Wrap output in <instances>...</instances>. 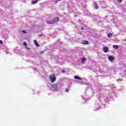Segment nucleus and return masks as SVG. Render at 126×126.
<instances>
[{
    "label": "nucleus",
    "instance_id": "nucleus-1",
    "mask_svg": "<svg viewBox=\"0 0 126 126\" xmlns=\"http://www.w3.org/2000/svg\"><path fill=\"white\" fill-rule=\"evenodd\" d=\"M99 101L100 104H101H101H103V105H106V104H107V102L109 101V97L105 96V95H102L100 97ZM97 104V103H95L94 104V107L95 108V109H94V111H97L99 110V108L101 107V104Z\"/></svg>",
    "mask_w": 126,
    "mask_h": 126
},
{
    "label": "nucleus",
    "instance_id": "nucleus-2",
    "mask_svg": "<svg viewBox=\"0 0 126 126\" xmlns=\"http://www.w3.org/2000/svg\"><path fill=\"white\" fill-rule=\"evenodd\" d=\"M49 79L50 81H51L52 83H54L55 81L56 80V76L54 74H52V75L49 76Z\"/></svg>",
    "mask_w": 126,
    "mask_h": 126
},
{
    "label": "nucleus",
    "instance_id": "nucleus-3",
    "mask_svg": "<svg viewBox=\"0 0 126 126\" xmlns=\"http://www.w3.org/2000/svg\"><path fill=\"white\" fill-rule=\"evenodd\" d=\"M52 88H53L54 91H59V87H58V84H53L52 86Z\"/></svg>",
    "mask_w": 126,
    "mask_h": 126
},
{
    "label": "nucleus",
    "instance_id": "nucleus-4",
    "mask_svg": "<svg viewBox=\"0 0 126 126\" xmlns=\"http://www.w3.org/2000/svg\"><path fill=\"white\" fill-rule=\"evenodd\" d=\"M52 21L53 22V24H55V23H57V22H59V21H60V18H59V17H55L53 19Z\"/></svg>",
    "mask_w": 126,
    "mask_h": 126
},
{
    "label": "nucleus",
    "instance_id": "nucleus-5",
    "mask_svg": "<svg viewBox=\"0 0 126 126\" xmlns=\"http://www.w3.org/2000/svg\"><path fill=\"white\" fill-rule=\"evenodd\" d=\"M94 6L95 9H99V6L97 4V2H94Z\"/></svg>",
    "mask_w": 126,
    "mask_h": 126
},
{
    "label": "nucleus",
    "instance_id": "nucleus-6",
    "mask_svg": "<svg viewBox=\"0 0 126 126\" xmlns=\"http://www.w3.org/2000/svg\"><path fill=\"white\" fill-rule=\"evenodd\" d=\"M103 51L104 53H108L109 51V48L107 47H104L103 48Z\"/></svg>",
    "mask_w": 126,
    "mask_h": 126
},
{
    "label": "nucleus",
    "instance_id": "nucleus-7",
    "mask_svg": "<svg viewBox=\"0 0 126 126\" xmlns=\"http://www.w3.org/2000/svg\"><path fill=\"white\" fill-rule=\"evenodd\" d=\"M108 59L109 61H110V62H113L114 60H115V58H114L113 56H110L108 57Z\"/></svg>",
    "mask_w": 126,
    "mask_h": 126
},
{
    "label": "nucleus",
    "instance_id": "nucleus-8",
    "mask_svg": "<svg viewBox=\"0 0 126 126\" xmlns=\"http://www.w3.org/2000/svg\"><path fill=\"white\" fill-rule=\"evenodd\" d=\"M74 78H75V79H78V80H82V78L78 76H74Z\"/></svg>",
    "mask_w": 126,
    "mask_h": 126
},
{
    "label": "nucleus",
    "instance_id": "nucleus-9",
    "mask_svg": "<svg viewBox=\"0 0 126 126\" xmlns=\"http://www.w3.org/2000/svg\"><path fill=\"white\" fill-rule=\"evenodd\" d=\"M34 43L35 44L36 47H40V45L39 44V43H38L37 40H34Z\"/></svg>",
    "mask_w": 126,
    "mask_h": 126
},
{
    "label": "nucleus",
    "instance_id": "nucleus-10",
    "mask_svg": "<svg viewBox=\"0 0 126 126\" xmlns=\"http://www.w3.org/2000/svg\"><path fill=\"white\" fill-rule=\"evenodd\" d=\"M83 44H84V45H88V44H89V41L87 40H84L83 41Z\"/></svg>",
    "mask_w": 126,
    "mask_h": 126
},
{
    "label": "nucleus",
    "instance_id": "nucleus-11",
    "mask_svg": "<svg viewBox=\"0 0 126 126\" xmlns=\"http://www.w3.org/2000/svg\"><path fill=\"white\" fill-rule=\"evenodd\" d=\"M46 23H48V24H54L53 20L47 21Z\"/></svg>",
    "mask_w": 126,
    "mask_h": 126
},
{
    "label": "nucleus",
    "instance_id": "nucleus-12",
    "mask_svg": "<svg viewBox=\"0 0 126 126\" xmlns=\"http://www.w3.org/2000/svg\"><path fill=\"white\" fill-rule=\"evenodd\" d=\"M81 61H82V63H84V62H85V61H86V58L83 57V58H81Z\"/></svg>",
    "mask_w": 126,
    "mask_h": 126
},
{
    "label": "nucleus",
    "instance_id": "nucleus-13",
    "mask_svg": "<svg viewBox=\"0 0 126 126\" xmlns=\"http://www.w3.org/2000/svg\"><path fill=\"white\" fill-rule=\"evenodd\" d=\"M108 37H109V38H112L113 37V34H112L111 33H109L107 34Z\"/></svg>",
    "mask_w": 126,
    "mask_h": 126
},
{
    "label": "nucleus",
    "instance_id": "nucleus-14",
    "mask_svg": "<svg viewBox=\"0 0 126 126\" xmlns=\"http://www.w3.org/2000/svg\"><path fill=\"white\" fill-rule=\"evenodd\" d=\"M38 2V1L37 0H34L32 2V4H35V3H37Z\"/></svg>",
    "mask_w": 126,
    "mask_h": 126
},
{
    "label": "nucleus",
    "instance_id": "nucleus-15",
    "mask_svg": "<svg viewBox=\"0 0 126 126\" xmlns=\"http://www.w3.org/2000/svg\"><path fill=\"white\" fill-rule=\"evenodd\" d=\"M113 48L114 49H119V46L117 45H113Z\"/></svg>",
    "mask_w": 126,
    "mask_h": 126
},
{
    "label": "nucleus",
    "instance_id": "nucleus-16",
    "mask_svg": "<svg viewBox=\"0 0 126 126\" xmlns=\"http://www.w3.org/2000/svg\"><path fill=\"white\" fill-rule=\"evenodd\" d=\"M23 45L24 46H27V43L26 42H24Z\"/></svg>",
    "mask_w": 126,
    "mask_h": 126
},
{
    "label": "nucleus",
    "instance_id": "nucleus-17",
    "mask_svg": "<svg viewBox=\"0 0 126 126\" xmlns=\"http://www.w3.org/2000/svg\"><path fill=\"white\" fill-rule=\"evenodd\" d=\"M117 1H118V2H120V3L123 2V0H117Z\"/></svg>",
    "mask_w": 126,
    "mask_h": 126
},
{
    "label": "nucleus",
    "instance_id": "nucleus-18",
    "mask_svg": "<svg viewBox=\"0 0 126 126\" xmlns=\"http://www.w3.org/2000/svg\"><path fill=\"white\" fill-rule=\"evenodd\" d=\"M80 28L81 29V30H84V28H83V27L80 26Z\"/></svg>",
    "mask_w": 126,
    "mask_h": 126
},
{
    "label": "nucleus",
    "instance_id": "nucleus-19",
    "mask_svg": "<svg viewBox=\"0 0 126 126\" xmlns=\"http://www.w3.org/2000/svg\"><path fill=\"white\" fill-rule=\"evenodd\" d=\"M25 49H26V50H30V48L27 46L25 47Z\"/></svg>",
    "mask_w": 126,
    "mask_h": 126
},
{
    "label": "nucleus",
    "instance_id": "nucleus-20",
    "mask_svg": "<svg viewBox=\"0 0 126 126\" xmlns=\"http://www.w3.org/2000/svg\"><path fill=\"white\" fill-rule=\"evenodd\" d=\"M69 90L68 89L66 88V89H65V92H68Z\"/></svg>",
    "mask_w": 126,
    "mask_h": 126
},
{
    "label": "nucleus",
    "instance_id": "nucleus-21",
    "mask_svg": "<svg viewBox=\"0 0 126 126\" xmlns=\"http://www.w3.org/2000/svg\"><path fill=\"white\" fill-rule=\"evenodd\" d=\"M22 33H26V31H22Z\"/></svg>",
    "mask_w": 126,
    "mask_h": 126
},
{
    "label": "nucleus",
    "instance_id": "nucleus-22",
    "mask_svg": "<svg viewBox=\"0 0 126 126\" xmlns=\"http://www.w3.org/2000/svg\"><path fill=\"white\" fill-rule=\"evenodd\" d=\"M112 88L115 89L116 88V86H114V85H112Z\"/></svg>",
    "mask_w": 126,
    "mask_h": 126
},
{
    "label": "nucleus",
    "instance_id": "nucleus-23",
    "mask_svg": "<svg viewBox=\"0 0 126 126\" xmlns=\"http://www.w3.org/2000/svg\"><path fill=\"white\" fill-rule=\"evenodd\" d=\"M62 72H65V70H62Z\"/></svg>",
    "mask_w": 126,
    "mask_h": 126
},
{
    "label": "nucleus",
    "instance_id": "nucleus-24",
    "mask_svg": "<svg viewBox=\"0 0 126 126\" xmlns=\"http://www.w3.org/2000/svg\"><path fill=\"white\" fill-rule=\"evenodd\" d=\"M83 100H84L85 101V102H86V99L85 98H84V97H83Z\"/></svg>",
    "mask_w": 126,
    "mask_h": 126
},
{
    "label": "nucleus",
    "instance_id": "nucleus-25",
    "mask_svg": "<svg viewBox=\"0 0 126 126\" xmlns=\"http://www.w3.org/2000/svg\"><path fill=\"white\" fill-rule=\"evenodd\" d=\"M0 44H2V41L0 40Z\"/></svg>",
    "mask_w": 126,
    "mask_h": 126
},
{
    "label": "nucleus",
    "instance_id": "nucleus-26",
    "mask_svg": "<svg viewBox=\"0 0 126 126\" xmlns=\"http://www.w3.org/2000/svg\"><path fill=\"white\" fill-rule=\"evenodd\" d=\"M38 36H39V37H42V34H39Z\"/></svg>",
    "mask_w": 126,
    "mask_h": 126
},
{
    "label": "nucleus",
    "instance_id": "nucleus-27",
    "mask_svg": "<svg viewBox=\"0 0 126 126\" xmlns=\"http://www.w3.org/2000/svg\"><path fill=\"white\" fill-rule=\"evenodd\" d=\"M77 83H81V82H80L79 81H77Z\"/></svg>",
    "mask_w": 126,
    "mask_h": 126
},
{
    "label": "nucleus",
    "instance_id": "nucleus-28",
    "mask_svg": "<svg viewBox=\"0 0 126 126\" xmlns=\"http://www.w3.org/2000/svg\"><path fill=\"white\" fill-rule=\"evenodd\" d=\"M44 53V52H41L40 53V54H43Z\"/></svg>",
    "mask_w": 126,
    "mask_h": 126
},
{
    "label": "nucleus",
    "instance_id": "nucleus-29",
    "mask_svg": "<svg viewBox=\"0 0 126 126\" xmlns=\"http://www.w3.org/2000/svg\"><path fill=\"white\" fill-rule=\"evenodd\" d=\"M70 86H71V84H69V85H68V87H70Z\"/></svg>",
    "mask_w": 126,
    "mask_h": 126
},
{
    "label": "nucleus",
    "instance_id": "nucleus-30",
    "mask_svg": "<svg viewBox=\"0 0 126 126\" xmlns=\"http://www.w3.org/2000/svg\"><path fill=\"white\" fill-rule=\"evenodd\" d=\"M106 87H107L108 88H110V86H106Z\"/></svg>",
    "mask_w": 126,
    "mask_h": 126
},
{
    "label": "nucleus",
    "instance_id": "nucleus-31",
    "mask_svg": "<svg viewBox=\"0 0 126 126\" xmlns=\"http://www.w3.org/2000/svg\"><path fill=\"white\" fill-rule=\"evenodd\" d=\"M99 18H101V17H99Z\"/></svg>",
    "mask_w": 126,
    "mask_h": 126
},
{
    "label": "nucleus",
    "instance_id": "nucleus-32",
    "mask_svg": "<svg viewBox=\"0 0 126 126\" xmlns=\"http://www.w3.org/2000/svg\"><path fill=\"white\" fill-rule=\"evenodd\" d=\"M110 99H111L112 97H110Z\"/></svg>",
    "mask_w": 126,
    "mask_h": 126
},
{
    "label": "nucleus",
    "instance_id": "nucleus-33",
    "mask_svg": "<svg viewBox=\"0 0 126 126\" xmlns=\"http://www.w3.org/2000/svg\"><path fill=\"white\" fill-rule=\"evenodd\" d=\"M58 0L60 1L61 0Z\"/></svg>",
    "mask_w": 126,
    "mask_h": 126
}]
</instances>
